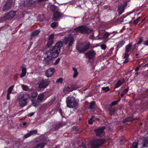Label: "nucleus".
Masks as SVG:
<instances>
[{"label": "nucleus", "instance_id": "59", "mask_svg": "<svg viewBox=\"0 0 148 148\" xmlns=\"http://www.w3.org/2000/svg\"><path fill=\"white\" fill-rule=\"evenodd\" d=\"M131 13L127 12V13L126 15H123L121 17L122 18V19H123V18H125L127 16L130 15Z\"/></svg>", "mask_w": 148, "mask_h": 148}, {"label": "nucleus", "instance_id": "34", "mask_svg": "<svg viewBox=\"0 0 148 148\" xmlns=\"http://www.w3.org/2000/svg\"><path fill=\"white\" fill-rule=\"evenodd\" d=\"M101 25L103 27L105 28H106V29H108L110 28L108 26V25L106 23L103 22L101 23Z\"/></svg>", "mask_w": 148, "mask_h": 148}, {"label": "nucleus", "instance_id": "28", "mask_svg": "<svg viewBox=\"0 0 148 148\" xmlns=\"http://www.w3.org/2000/svg\"><path fill=\"white\" fill-rule=\"evenodd\" d=\"M72 68L74 71L73 77L74 78H75L78 75V73L77 71V69L76 68L74 67H73Z\"/></svg>", "mask_w": 148, "mask_h": 148}, {"label": "nucleus", "instance_id": "63", "mask_svg": "<svg viewBox=\"0 0 148 148\" xmlns=\"http://www.w3.org/2000/svg\"><path fill=\"white\" fill-rule=\"evenodd\" d=\"M32 105L33 106L35 107H37L38 106V104L36 102H33L32 103Z\"/></svg>", "mask_w": 148, "mask_h": 148}, {"label": "nucleus", "instance_id": "43", "mask_svg": "<svg viewBox=\"0 0 148 148\" xmlns=\"http://www.w3.org/2000/svg\"><path fill=\"white\" fill-rule=\"evenodd\" d=\"M141 18V17L140 16L138 17L135 20H134L133 22V23L134 25H137L139 22V20Z\"/></svg>", "mask_w": 148, "mask_h": 148}, {"label": "nucleus", "instance_id": "13", "mask_svg": "<svg viewBox=\"0 0 148 148\" xmlns=\"http://www.w3.org/2000/svg\"><path fill=\"white\" fill-rule=\"evenodd\" d=\"M138 98L140 100H142L145 98L148 99V89H147L144 92L142 93Z\"/></svg>", "mask_w": 148, "mask_h": 148}, {"label": "nucleus", "instance_id": "42", "mask_svg": "<svg viewBox=\"0 0 148 148\" xmlns=\"http://www.w3.org/2000/svg\"><path fill=\"white\" fill-rule=\"evenodd\" d=\"M14 87V86L12 85L8 89V93L11 94L12 92V91L13 90V88Z\"/></svg>", "mask_w": 148, "mask_h": 148}, {"label": "nucleus", "instance_id": "26", "mask_svg": "<svg viewBox=\"0 0 148 148\" xmlns=\"http://www.w3.org/2000/svg\"><path fill=\"white\" fill-rule=\"evenodd\" d=\"M132 47V44L131 43H129L127 45H126L125 47V52H129L131 50Z\"/></svg>", "mask_w": 148, "mask_h": 148}, {"label": "nucleus", "instance_id": "22", "mask_svg": "<svg viewBox=\"0 0 148 148\" xmlns=\"http://www.w3.org/2000/svg\"><path fill=\"white\" fill-rule=\"evenodd\" d=\"M96 106V103L95 101H93L90 102L88 107V109H95Z\"/></svg>", "mask_w": 148, "mask_h": 148}, {"label": "nucleus", "instance_id": "19", "mask_svg": "<svg viewBox=\"0 0 148 148\" xmlns=\"http://www.w3.org/2000/svg\"><path fill=\"white\" fill-rule=\"evenodd\" d=\"M65 125L64 122H60L55 125L54 129L55 130H56L59 128L62 127Z\"/></svg>", "mask_w": 148, "mask_h": 148}, {"label": "nucleus", "instance_id": "54", "mask_svg": "<svg viewBox=\"0 0 148 148\" xmlns=\"http://www.w3.org/2000/svg\"><path fill=\"white\" fill-rule=\"evenodd\" d=\"M73 130L75 131H76L77 133H79V129L76 126H73Z\"/></svg>", "mask_w": 148, "mask_h": 148}, {"label": "nucleus", "instance_id": "8", "mask_svg": "<svg viewBox=\"0 0 148 148\" xmlns=\"http://www.w3.org/2000/svg\"><path fill=\"white\" fill-rule=\"evenodd\" d=\"M127 5V2H125L123 4H121L118 5L117 12H118V16L121 15L124 12L125 7Z\"/></svg>", "mask_w": 148, "mask_h": 148}, {"label": "nucleus", "instance_id": "52", "mask_svg": "<svg viewBox=\"0 0 148 148\" xmlns=\"http://www.w3.org/2000/svg\"><path fill=\"white\" fill-rule=\"evenodd\" d=\"M63 78H60L57 79V80L56 81V83H58L60 82V83H62L63 82Z\"/></svg>", "mask_w": 148, "mask_h": 148}, {"label": "nucleus", "instance_id": "39", "mask_svg": "<svg viewBox=\"0 0 148 148\" xmlns=\"http://www.w3.org/2000/svg\"><path fill=\"white\" fill-rule=\"evenodd\" d=\"M138 143L136 142H134L133 143L131 146V148H138Z\"/></svg>", "mask_w": 148, "mask_h": 148}, {"label": "nucleus", "instance_id": "35", "mask_svg": "<svg viewBox=\"0 0 148 148\" xmlns=\"http://www.w3.org/2000/svg\"><path fill=\"white\" fill-rule=\"evenodd\" d=\"M58 25V23L57 22H53L51 23L50 26L53 28H55Z\"/></svg>", "mask_w": 148, "mask_h": 148}, {"label": "nucleus", "instance_id": "9", "mask_svg": "<svg viewBox=\"0 0 148 148\" xmlns=\"http://www.w3.org/2000/svg\"><path fill=\"white\" fill-rule=\"evenodd\" d=\"M114 32H106L104 29L100 30L99 31V35L100 36H102L103 39L107 40L110 36Z\"/></svg>", "mask_w": 148, "mask_h": 148}, {"label": "nucleus", "instance_id": "60", "mask_svg": "<svg viewBox=\"0 0 148 148\" xmlns=\"http://www.w3.org/2000/svg\"><path fill=\"white\" fill-rule=\"evenodd\" d=\"M70 88L69 86H67V87H65L64 89V91H70V90H69ZM71 91H72V90H71Z\"/></svg>", "mask_w": 148, "mask_h": 148}, {"label": "nucleus", "instance_id": "55", "mask_svg": "<svg viewBox=\"0 0 148 148\" xmlns=\"http://www.w3.org/2000/svg\"><path fill=\"white\" fill-rule=\"evenodd\" d=\"M106 47L107 46L105 44H102L101 46V48L103 50H105Z\"/></svg>", "mask_w": 148, "mask_h": 148}, {"label": "nucleus", "instance_id": "2", "mask_svg": "<svg viewBox=\"0 0 148 148\" xmlns=\"http://www.w3.org/2000/svg\"><path fill=\"white\" fill-rule=\"evenodd\" d=\"M95 47L92 44L89 42H81L78 44L76 46V49L80 53H84L88 50Z\"/></svg>", "mask_w": 148, "mask_h": 148}, {"label": "nucleus", "instance_id": "11", "mask_svg": "<svg viewBox=\"0 0 148 148\" xmlns=\"http://www.w3.org/2000/svg\"><path fill=\"white\" fill-rule=\"evenodd\" d=\"M96 55V53L93 50H92L87 52L86 53V58L90 60L93 59Z\"/></svg>", "mask_w": 148, "mask_h": 148}, {"label": "nucleus", "instance_id": "29", "mask_svg": "<svg viewBox=\"0 0 148 148\" xmlns=\"http://www.w3.org/2000/svg\"><path fill=\"white\" fill-rule=\"evenodd\" d=\"M40 30H36L32 32L31 34V36L32 37H34L40 33Z\"/></svg>", "mask_w": 148, "mask_h": 148}, {"label": "nucleus", "instance_id": "57", "mask_svg": "<svg viewBox=\"0 0 148 148\" xmlns=\"http://www.w3.org/2000/svg\"><path fill=\"white\" fill-rule=\"evenodd\" d=\"M78 148H87L85 145L83 143L80 145V146H79Z\"/></svg>", "mask_w": 148, "mask_h": 148}, {"label": "nucleus", "instance_id": "25", "mask_svg": "<svg viewBox=\"0 0 148 148\" xmlns=\"http://www.w3.org/2000/svg\"><path fill=\"white\" fill-rule=\"evenodd\" d=\"M46 144V143L44 142L36 144L35 146L33 148H44Z\"/></svg>", "mask_w": 148, "mask_h": 148}, {"label": "nucleus", "instance_id": "27", "mask_svg": "<svg viewBox=\"0 0 148 148\" xmlns=\"http://www.w3.org/2000/svg\"><path fill=\"white\" fill-rule=\"evenodd\" d=\"M125 43V41L124 40H122L120 42L117 46L116 48V51H118L119 48L121 47Z\"/></svg>", "mask_w": 148, "mask_h": 148}, {"label": "nucleus", "instance_id": "53", "mask_svg": "<svg viewBox=\"0 0 148 148\" xmlns=\"http://www.w3.org/2000/svg\"><path fill=\"white\" fill-rule=\"evenodd\" d=\"M60 60V58H58L56 61L54 63L53 65H57L58 64Z\"/></svg>", "mask_w": 148, "mask_h": 148}, {"label": "nucleus", "instance_id": "33", "mask_svg": "<svg viewBox=\"0 0 148 148\" xmlns=\"http://www.w3.org/2000/svg\"><path fill=\"white\" fill-rule=\"evenodd\" d=\"M44 96L45 95L44 93H42L39 95L37 98V99L40 101H42L43 100Z\"/></svg>", "mask_w": 148, "mask_h": 148}, {"label": "nucleus", "instance_id": "15", "mask_svg": "<svg viewBox=\"0 0 148 148\" xmlns=\"http://www.w3.org/2000/svg\"><path fill=\"white\" fill-rule=\"evenodd\" d=\"M134 113H133L132 115V116H131L127 118H126L123 121V123H125L126 122H127L132 121L134 120H139V117L137 118V117H134Z\"/></svg>", "mask_w": 148, "mask_h": 148}, {"label": "nucleus", "instance_id": "46", "mask_svg": "<svg viewBox=\"0 0 148 148\" xmlns=\"http://www.w3.org/2000/svg\"><path fill=\"white\" fill-rule=\"evenodd\" d=\"M102 89L103 91H104L105 92H106L110 90L108 86H107L106 87H102Z\"/></svg>", "mask_w": 148, "mask_h": 148}, {"label": "nucleus", "instance_id": "10", "mask_svg": "<svg viewBox=\"0 0 148 148\" xmlns=\"http://www.w3.org/2000/svg\"><path fill=\"white\" fill-rule=\"evenodd\" d=\"M62 16V14L61 13L56 11L53 13V16L52 19L53 21H57L60 19V18Z\"/></svg>", "mask_w": 148, "mask_h": 148}, {"label": "nucleus", "instance_id": "24", "mask_svg": "<svg viewBox=\"0 0 148 148\" xmlns=\"http://www.w3.org/2000/svg\"><path fill=\"white\" fill-rule=\"evenodd\" d=\"M19 98L27 101L30 98V95L29 94L26 93L23 94L21 96H19Z\"/></svg>", "mask_w": 148, "mask_h": 148}, {"label": "nucleus", "instance_id": "20", "mask_svg": "<svg viewBox=\"0 0 148 148\" xmlns=\"http://www.w3.org/2000/svg\"><path fill=\"white\" fill-rule=\"evenodd\" d=\"M19 98V105L20 107L22 108L27 105L28 103L27 101L23 100L20 98Z\"/></svg>", "mask_w": 148, "mask_h": 148}, {"label": "nucleus", "instance_id": "36", "mask_svg": "<svg viewBox=\"0 0 148 148\" xmlns=\"http://www.w3.org/2000/svg\"><path fill=\"white\" fill-rule=\"evenodd\" d=\"M109 113L111 115H114L115 113V110L114 108H112L109 110Z\"/></svg>", "mask_w": 148, "mask_h": 148}, {"label": "nucleus", "instance_id": "41", "mask_svg": "<svg viewBox=\"0 0 148 148\" xmlns=\"http://www.w3.org/2000/svg\"><path fill=\"white\" fill-rule=\"evenodd\" d=\"M38 132L37 130H34L30 131L29 132L30 135L31 136L36 134Z\"/></svg>", "mask_w": 148, "mask_h": 148}, {"label": "nucleus", "instance_id": "14", "mask_svg": "<svg viewBox=\"0 0 148 148\" xmlns=\"http://www.w3.org/2000/svg\"><path fill=\"white\" fill-rule=\"evenodd\" d=\"M55 72V69L53 68L48 69L45 73L46 76L47 77H51Z\"/></svg>", "mask_w": 148, "mask_h": 148}, {"label": "nucleus", "instance_id": "62", "mask_svg": "<svg viewBox=\"0 0 148 148\" xmlns=\"http://www.w3.org/2000/svg\"><path fill=\"white\" fill-rule=\"evenodd\" d=\"M141 64H140V65H139L138 66H137V67L135 69V71L137 72V71H139L140 68L141 66Z\"/></svg>", "mask_w": 148, "mask_h": 148}, {"label": "nucleus", "instance_id": "23", "mask_svg": "<svg viewBox=\"0 0 148 148\" xmlns=\"http://www.w3.org/2000/svg\"><path fill=\"white\" fill-rule=\"evenodd\" d=\"M21 68H22V73L20 75V77L22 78L25 76L27 72V69L25 67L23 66V65L21 66Z\"/></svg>", "mask_w": 148, "mask_h": 148}, {"label": "nucleus", "instance_id": "51", "mask_svg": "<svg viewBox=\"0 0 148 148\" xmlns=\"http://www.w3.org/2000/svg\"><path fill=\"white\" fill-rule=\"evenodd\" d=\"M55 101V99H52L49 103L48 104L49 106H51L54 103Z\"/></svg>", "mask_w": 148, "mask_h": 148}, {"label": "nucleus", "instance_id": "7", "mask_svg": "<svg viewBox=\"0 0 148 148\" xmlns=\"http://www.w3.org/2000/svg\"><path fill=\"white\" fill-rule=\"evenodd\" d=\"M106 129V127L103 126L95 129L94 130V132L95 133L96 136L100 137H102L103 136L105 133L104 130Z\"/></svg>", "mask_w": 148, "mask_h": 148}, {"label": "nucleus", "instance_id": "17", "mask_svg": "<svg viewBox=\"0 0 148 148\" xmlns=\"http://www.w3.org/2000/svg\"><path fill=\"white\" fill-rule=\"evenodd\" d=\"M74 41V38L72 37H69L65 39V43L67 44L69 42L68 46L69 47L71 46L73 44Z\"/></svg>", "mask_w": 148, "mask_h": 148}, {"label": "nucleus", "instance_id": "48", "mask_svg": "<svg viewBox=\"0 0 148 148\" xmlns=\"http://www.w3.org/2000/svg\"><path fill=\"white\" fill-rule=\"evenodd\" d=\"M22 87V89L24 90L27 91L29 89L28 87L26 85H23Z\"/></svg>", "mask_w": 148, "mask_h": 148}, {"label": "nucleus", "instance_id": "44", "mask_svg": "<svg viewBox=\"0 0 148 148\" xmlns=\"http://www.w3.org/2000/svg\"><path fill=\"white\" fill-rule=\"evenodd\" d=\"M57 8V7L54 5H52L50 7V9L52 12L55 11Z\"/></svg>", "mask_w": 148, "mask_h": 148}, {"label": "nucleus", "instance_id": "61", "mask_svg": "<svg viewBox=\"0 0 148 148\" xmlns=\"http://www.w3.org/2000/svg\"><path fill=\"white\" fill-rule=\"evenodd\" d=\"M136 44H135L133 45H132V51H133L136 49Z\"/></svg>", "mask_w": 148, "mask_h": 148}, {"label": "nucleus", "instance_id": "49", "mask_svg": "<svg viewBox=\"0 0 148 148\" xmlns=\"http://www.w3.org/2000/svg\"><path fill=\"white\" fill-rule=\"evenodd\" d=\"M128 52H125L123 55V58H127L130 56V55L128 54Z\"/></svg>", "mask_w": 148, "mask_h": 148}, {"label": "nucleus", "instance_id": "12", "mask_svg": "<svg viewBox=\"0 0 148 148\" xmlns=\"http://www.w3.org/2000/svg\"><path fill=\"white\" fill-rule=\"evenodd\" d=\"M16 12V11H10L5 14V16L7 18L8 20L10 19L15 16Z\"/></svg>", "mask_w": 148, "mask_h": 148}, {"label": "nucleus", "instance_id": "6", "mask_svg": "<svg viewBox=\"0 0 148 148\" xmlns=\"http://www.w3.org/2000/svg\"><path fill=\"white\" fill-rule=\"evenodd\" d=\"M50 82V80L49 79L40 80L38 83V88L40 89H45L49 85Z\"/></svg>", "mask_w": 148, "mask_h": 148}, {"label": "nucleus", "instance_id": "21", "mask_svg": "<svg viewBox=\"0 0 148 148\" xmlns=\"http://www.w3.org/2000/svg\"><path fill=\"white\" fill-rule=\"evenodd\" d=\"M125 82V80L124 79L121 80H119L117 83L115 84L114 86V88H119L122 84H123Z\"/></svg>", "mask_w": 148, "mask_h": 148}, {"label": "nucleus", "instance_id": "64", "mask_svg": "<svg viewBox=\"0 0 148 148\" xmlns=\"http://www.w3.org/2000/svg\"><path fill=\"white\" fill-rule=\"evenodd\" d=\"M143 44L146 46H148V39L143 42Z\"/></svg>", "mask_w": 148, "mask_h": 148}, {"label": "nucleus", "instance_id": "50", "mask_svg": "<svg viewBox=\"0 0 148 148\" xmlns=\"http://www.w3.org/2000/svg\"><path fill=\"white\" fill-rule=\"evenodd\" d=\"M129 90V87H127V88L125 89L121 92H122V93L124 95H125V94L127 93Z\"/></svg>", "mask_w": 148, "mask_h": 148}, {"label": "nucleus", "instance_id": "3", "mask_svg": "<svg viewBox=\"0 0 148 148\" xmlns=\"http://www.w3.org/2000/svg\"><path fill=\"white\" fill-rule=\"evenodd\" d=\"M74 30L76 32L86 34H89L91 33L93 31L91 27L85 25L79 26L75 28Z\"/></svg>", "mask_w": 148, "mask_h": 148}, {"label": "nucleus", "instance_id": "31", "mask_svg": "<svg viewBox=\"0 0 148 148\" xmlns=\"http://www.w3.org/2000/svg\"><path fill=\"white\" fill-rule=\"evenodd\" d=\"M120 100L121 98H120L117 100H115L113 101L110 105V107H111L113 106L117 105L118 103L120 101Z\"/></svg>", "mask_w": 148, "mask_h": 148}, {"label": "nucleus", "instance_id": "18", "mask_svg": "<svg viewBox=\"0 0 148 148\" xmlns=\"http://www.w3.org/2000/svg\"><path fill=\"white\" fill-rule=\"evenodd\" d=\"M36 2V1L32 0H26L24 4L25 7H28L34 4Z\"/></svg>", "mask_w": 148, "mask_h": 148}, {"label": "nucleus", "instance_id": "45", "mask_svg": "<svg viewBox=\"0 0 148 148\" xmlns=\"http://www.w3.org/2000/svg\"><path fill=\"white\" fill-rule=\"evenodd\" d=\"M94 117L93 116H92L90 118V119L88 120V123L89 124H92L93 122L95 120L93 119V118Z\"/></svg>", "mask_w": 148, "mask_h": 148}, {"label": "nucleus", "instance_id": "16", "mask_svg": "<svg viewBox=\"0 0 148 148\" xmlns=\"http://www.w3.org/2000/svg\"><path fill=\"white\" fill-rule=\"evenodd\" d=\"M142 148L146 147H148V136L143 138V140Z\"/></svg>", "mask_w": 148, "mask_h": 148}, {"label": "nucleus", "instance_id": "37", "mask_svg": "<svg viewBox=\"0 0 148 148\" xmlns=\"http://www.w3.org/2000/svg\"><path fill=\"white\" fill-rule=\"evenodd\" d=\"M54 41L47 40V47H49L53 44Z\"/></svg>", "mask_w": 148, "mask_h": 148}, {"label": "nucleus", "instance_id": "38", "mask_svg": "<svg viewBox=\"0 0 148 148\" xmlns=\"http://www.w3.org/2000/svg\"><path fill=\"white\" fill-rule=\"evenodd\" d=\"M54 35L53 34H52L50 35L48 37V40H51L52 41H54Z\"/></svg>", "mask_w": 148, "mask_h": 148}, {"label": "nucleus", "instance_id": "32", "mask_svg": "<svg viewBox=\"0 0 148 148\" xmlns=\"http://www.w3.org/2000/svg\"><path fill=\"white\" fill-rule=\"evenodd\" d=\"M11 8L8 6L5 3L4 5L2 8V10L3 12H6L9 10Z\"/></svg>", "mask_w": 148, "mask_h": 148}, {"label": "nucleus", "instance_id": "47", "mask_svg": "<svg viewBox=\"0 0 148 148\" xmlns=\"http://www.w3.org/2000/svg\"><path fill=\"white\" fill-rule=\"evenodd\" d=\"M30 136H31V135L29 133V132L24 135L23 136V138L24 139H25Z\"/></svg>", "mask_w": 148, "mask_h": 148}, {"label": "nucleus", "instance_id": "40", "mask_svg": "<svg viewBox=\"0 0 148 148\" xmlns=\"http://www.w3.org/2000/svg\"><path fill=\"white\" fill-rule=\"evenodd\" d=\"M6 20H8L5 16V15L4 16L0 17V23L3 22Z\"/></svg>", "mask_w": 148, "mask_h": 148}, {"label": "nucleus", "instance_id": "56", "mask_svg": "<svg viewBox=\"0 0 148 148\" xmlns=\"http://www.w3.org/2000/svg\"><path fill=\"white\" fill-rule=\"evenodd\" d=\"M143 38H140L139 40L137 42V44L140 45L141 43L143 41Z\"/></svg>", "mask_w": 148, "mask_h": 148}, {"label": "nucleus", "instance_id": "1", "mask_svg": "<svg viewBox=\"0 0 148 148\" xmlns=\"http://www.w3.org/2000/svg\"><path fill=\"white\" fill-rule=\"evenodd\" d=\"M63 42L61 41L57 42L54 46L50 48L49 50L46 51L47 55L46 58H44V61L47 65H49L50 62L53 58H56L58 56L60 52V48L62 46Z\"/></svg>", "mask_w": 148, "mask_h": 148}, {"label": "nucleus", "instance_id": "30", "mask_svg": "<svg viewBox=\"0 0 148 148\" xmlns=\"http://www.w3.org/2000/svg\"><path fill=\"white\" fill-rule=\"evenodd\" d=\"M6 5H7L10 8L13 6V0H7L5 3Z\"/></svg>", "mask_w": 148, "mask_h": 148}, {"label": "nucleus", "instance_id": "4", "mask_svg": "<svg viewBox=\"0 0 148 148\" xmlns=\"http://www.w3.org/2000/svg\"><path fill=\"white\" fill-rule=\"evenodd\" d=\"M106 142V139L104 138H94L90 142L91 148H98L104 144Z\"/></svg>", "mask_w": 148, "mask_h": 148}, {"label": "nucleus", "instance_id": "58", "mask_svg": "<svg viewBox=\"0 0 148 148\" xmlns=\"http://www.w3.org/2000/svg\"><path fill=\"white\" fill-rule=\"evenodd\" d=\"M38 19L39 20V21H43L44 19V17L43 15L41 16H39L38 17Z\"/></svg>", "mask_w": 148, "mask_h": 148}, {"label": "nucleus", "instance_id": "5", "mask_svg": "<svg viewBox=\"0 0 148 148\" xmlns=\"http://www.w3.org/2000/svg\"><path fill=\"white\" fill-rule=\"evenodd\" d=\"M66 102L67 107L69 108H73L78 106V101L72 95H70L67 97Z\"/></svg>", "mask_w": 148, "mask_h": 148}]
</instances>
